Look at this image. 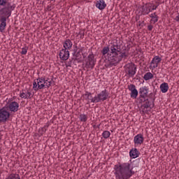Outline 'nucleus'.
<instances>
[{"mask_svg": "<svg viewBox=\"0 0 179 179\" xmlns=\"http://www.w3.org/2000/svg\"><path fill=\"white\" fill-rule=\"evenodd\" d=\"M142 164H145L143 158H138L134 161V164L131 167L129 163H119L115 165V176L116 179H129L135 173H138L141 170Z\"/></svg>", "mask_w": 179, "mask_h": 179, "instance_id": "obj_1", "label": "nucleus"}, {"mask_svg": "<svg viewBox=\"0 0 179 179\" xmlns=\"http://www.w3.org/2000/svg\"><path fill=\"white\" fill-rule=\"evenodd\" d=\"M119 52L120 49L117 48V45H108L102 48L101 54H102V57L106 58L104 59L105 67L113 68V66H117V64H120L121 57H118Z\"/></svg>", "mask_w": 179, "mask_h": 179, "instance_id": "obj_2", "label": "nucleus"}, {"mask_svg": "<svg viewBox=\"0 0 179 179\" xmlns=\"http://www.w3.org/2000/svg\"><path fill=\"white\" fill-rule=\"evenodd\" d=\"M16 4L9 2V0H0V31L3 33L6 29V20L12 16Z\"/></svg>", "mask_w": 179, "mask_h": 179, "instance_id": "obj_3", "label": "nucleus"}, {"mask_svg": "<svg viewBox=\"0 0 179 179\" xmlns=\"http://www.w3.org/2000/svg\"><path fill=\"white\" fill-rule=\"evenodd\" d=\"M50 86L51 81L45 80V77H39L36 80H34L33 82V90L35 92H38V90H41L43 89H50Z\"/></svg>", "mask_w": 179, "mask_h": 179, "instance_id": "obj_4", "label": "nucleus"}, {"mask_svg": "<svg viewBox=\"0 0 179 179\" xmlns=\"http://www.w3.org/2000/svg\"><path fill=\"white\" fill-rule=\"evenodd\" d=\"M130 44H127V46L125 45H116V47L117 48V50H120L119 52H117L118 57L120 59V62L122 61V59H127L128 57H129V50H131V47H129Z\"/></svg>", "mask_w": 179, "mask_h": 179, "instance_id": "obj_5", "label": "nucleus"}, {"mask_svg": "<svg viewBox=\"0 0 179 179\" xmlns=\"http://www.w3.org/2000/svg\"><path fill=\"white\" fill-rule=\"evenodd\" d=\"M10 119V112L8 111V106L0 108V124H6Z\"/></svg>", "mask_w": 179, "mask_h": 179, "instance_id": "obj_6", "label": "nucleus"}, {"mask_svg": "<svg viewBox=\"0 0 179 179\" xmlns=\"http://www.w3.org/2000/svg\"><path fill=\"white\" fill-rule=\"evenodd\" d=\"M125 72L129 75V78H134L135 73H136V66L134 63L126 64Z\"/></svg>", "mask_w": 179, "mask_h": 179, "instance_id": "obj_7", "label": "nucleus"}, {"mask_svg": "<svg viewBox=\"0 0 179 179\" xmlns=\"http://www.w3.org/2000/svg\"><path fill=\"white\" fill-rule=\"evenodd\" d=\"M87 61L85 64V68L87 69H93L94 65H96V59H94V55L90 54L87 56Z\"/></svg>", "mask_w": 179, "mask_h": 179, "instance_id": "obj_8", "label": "nucleus"}, {"mask_svg": "<svg viewBox=\"0 0 179 179\" xmlns=\"http://www.w3.org/2000/svg\"><path fill=\"white\" fill-rule=\"evenodd\" d=\"M138 101L139 104H142V107H144V108H153V102L149 98L145 97V99H138Z\"/></svg>", "mask_w": 179, "mask_h": 179, "instance_id": "obj_9", "label": "nucleus"}, {"mask_svg": "<svg viewBox=\"0 0 179 179\" xmlns=\"http://www.w3.org/2000/svg\"><path fill=\"white\" fill-rule=\"evenodd\" d=\"M141 15H149L150 12H152V3H147L144 6H141Z\"/></svg>", "mask_w": 179, "mask_h": 179, "instance_id": "obj_10", "label": "nucleus"}, {"mask_svg": "<svg viewBox=\"0 0 179 179\" xmlns=\"http://www.w3.org/2000/svg\"><path fill=\"white\" fill-rule=\"evenodd\" d=\"M7 106V110H9L11 113H16L19 111V103L16 101H12Z\"/></svg>", "mask_w": 179, "mask_h": 179, "instance_id": "obj_11", "label": "nucleus"}, {"mask_svg": "<svg viewBox=\"0 0 179 179\" xmlns=\"http://www.w3.org/2000/svg\"><path fill=\"white\" fill-rule=\"evenodd\" d=\"M138 93L140 95L138 100L141 99H145L146 97H148V94L149 93V88H148V87L146 86L142 87L139 89Z\"/></svg>", "mask_w": 179, "mask_h": 179, "instance_id": "obj_12", "label": "nucleus"}, {"mask_svg": "<svg viewBox=\"0 0 179 179\" xmlns=\"http://www.w3.org/2000/svg\"><path fill=\"white\" fill-rule=\"evenodd\" d=\"M59 56L62 61H68L69 59V50L68 49L61 50Z\"/></svg>", "mask_w": 179, "mask_h": 179, "instance_id": "obj_13", "label": "nucleus"}, {"mask_svg": "<svg viewBox=\"0 0 179 179\" xmlns=\"http://www.w3.org/2000/svg\"><path fill=\"white\" fill-rule=\"evenodd\" d=\"M128 89L131 92V97L132 99H136V97H138V90H136L135 85L131 84L130 85H128Z\"/></svg>", "mask_w": 179, "mask_h": 179, "instance_id": "obj_14", "label": "nucleus"}, {"mask_svg": "<svg viewBox=\"0 0 179 179\" xmlns=\"http://www.w3.org/2000/svg\"><path fill=\"white\" fill-rule=\"evenodd\" d=\"M73 57L74 65H76V61L78 64H82V62H83V59H82V54H80V52L73 54Z\"/></svg>", "mask_w": 179, "mask_h": 179, "instance_id": "obj_15", "label": "nucleus"}, {"mask_svg": "<svg viewBox=\"0 0 179 179\" xmlns=\"http://www.w3.org/2000/svg\"><path fill=\"white\" fill-rule=\"evenodd\" d=\"M144 141L145 138L142 134H137L134 138V145H142Z\"/></svg>", "mask_w": 179, "mask_h": 179, "instance_id": "obj_16", "label": "nucleus"}, {"mask_svg": "<svg viewBox=\"0 0 179 179\" xmlns=\"http://www.w3.org/2000/svg\"><path fill=\"white\" fill-rule=\"evenodd\" d=\"M139 155H141V152L137 148H132L129 151V156L131 159H138V157H139Z\"/></svg>", "mask_w": 179, "mask_h": 179, "instance_id": "obj_17", "label": "nucleus"}, {"mask_svg": "<svg viewBox=\"0 0 179 179\" xmlns=\"http://www.w3.org/2000/svg\"><path fill=\"white\" fill-rule=\"evenodd\" d=\"M96 7L99 10H103V9H106V8H107V4L106 3V1H104V0H99L96 1Z\"/></svg>", "mask_w": 179, "mask_h": 179, "instance_id": "obj_18", "label": "nucleus"}, {"mask_svg": "<svg viewBox=\"0 0 179 179\" xmlns=\"http://www.w3.org/2000/svg\"><path fill=\"white\" fill-rule=\"evenodd\" d=\"M98 96L99 99H101V101H105V100L108 99V92H107V90H104L101 91V93L98 94Z\"/></svg>", "mask_w": 179, "mask_h": 179, "instance_id": "obj_19", "label": "nucleus"}, {"mask_svg": "<svg viewBox=\"0 0 179 179\" xmlns=\"http://www.w3.org/2000/svg\"><path fill=\"white\" fill-rule=\"evenodd\" d=\"M160 62H162V57L155 56L150 62V65H152V64H155L152 67L153 69H155V68H157V66H159V64H160Z\"/></svg>", "mask_w": 179, "mask_h": 179, "instance_id": "obj_20", "label": "nucleus"}, {"mask_svg": "<svg viewBox=\"0 0 179 179\" xmlns=\"http://www.w3.org/2000/svg\"><path fill=\"white\" fill-rule=\"evenodd\" d=\"M72 45H73V43H72V41H71V39H66L63 43L64 50H71V48H72Z\"/></svg>", "mask_w": 179, "mask_h": 179, "instance_id": "obj_21", "label": "nucleus"}, {"mask_svg": "<svg viewBox=\"0 0 179 179\" xmlns=\"http://www.w3.org/2000/svg\"><path fill=\"white\" fill-rule=\"evenodd\" d=\"M160 90L162 93H167L169 92V84L167 83H163L160 85Z\"/></svg>", "mask_w": 179, "mask_h": 179, "instance_id": "obj_22", "label": "nucleus"}, {"mask_svg": "<svg viewBox=\"0 0 179 179\" xmlns=\"http://www.w3.org/2000/svg\"><path fill=\"white\" fill-rule=\"evenodd\" d=\"M150 79H153V74L150 72L146 73L143 76L144 80H150Z\"/></svg>", "mask_w": 179, "mask_h": 179, "instance_id": "obj_23", "label": "nucleus"}, {"mask_svg": "<svg viewBox=\"0 0 179 179\" xmlns=\"http://www.w3.org/2000/svg\"><path fill=\"white\" fill-rule=\"evenodd\" d=\"M148 99L151 100L152 103V107H155V101L156 100V96L153 95L152 92H151L150 94H149V95H148Z\"/></svg>", "mask_w": 179, "mask_h": 179, "instance_id": "obj_24", "label": "nucleus"}, {"mask_svg": "<svg viewBox=\"0 0 179 179\" xmlns=\"http://www.w3.org/2000/svg\"><path fill=\"white\" fill-rule=\"evenodd\" d=\"M6 179H20V176L17 173H11Z\"/></svg>", "mask_w": 179, "mask_h": 179, "instance_id": "obj_25", "label": "nucleus"}, {"mask_svg": "<svg viewBox=\"0 0 179 179\" xmlns=\"http://www.w3.org/2000/svg\"><path fill=\"white\" fill-rule=\"evenodd\" d=\"M100 101H101V99L99 96V94L91 99V103H100Z\"/></svg>", "mask_w": 179, "mask_h": 179, "instance_id": "obj_26", "label": "nucleus"}, {"mask_svg": "<svg viewBox=\"0 0 179 179\" xmlns=\"http://www.w3.org/2000/svg\"><path fill=\"white\" fill-rule=\"evenodd\" d=\"M110 135H111V133H110L109 131L105 130L103 133H102V136L104 139H108V137L110 136Z\"/></svg>", "mask_w": 179, "mask_h": 179, "instance_id": "obj_27", "label": "nucleus"}, {"mask_svg": "<svg viewBox=\"0 0 179 179\" xmlns=\"http://www.w3.org/2000/svg\"><path fill=\"white\" fill-rule=\"evenodd\" d=\"M150 17L152 19V20L154 23H157V22H159V16L157 15H153V14H150Z\"/></svg>", "mask_w": 179, "mask_h": 179, "instance_id": "obj_28", "label": "nucleus"}, {"mask_svg": "<svg viewBox=\"0 0 179 179\" xmlns=\"http://www.w3.org/2000/svg\"><path fill=\"white\" fill-rule=\"evenodd\" d=\"M80 120L81 122H86L87 121V115L85 114L80 115Z\"/></svg>", "mask_w": 179, "mask_h": 179, "instance_id": "obj_29", "label": "nucleus"}, {"mask_svg": "<svg viewBox=\"0 0 179 179\" xmlns=\"http://www.w3.org/2000/svg\"><path fill=\"white\" fill-rule=\"evenodd\" d=\"M72 62L73 64V57L71 59H69V61H66L65 62V65H66V67L68 68V67H72Z\"/></svg>", "mask_w": 179, "mask_h": 179, "instance_id": "obj_30", "label": "nucleus"}, {"mask_svg": "<svg viewBox=\"0 0 179 179\" xmlns=\"http://www.w3.org/2000/svg\"><path fill=\"white\" fill-rule=\"evenodd\" d=\"M27 50H29V47H27V46L22 48V51L20 52V54L22 55H26V54H27Z\"/></svg>", "mask_w": 179, "mask_h": 179, "instance_id": "obj_31", "label": "nucleus"}, {"mask_svg": "<svg viewBox=\"0 0 179 179\" xmlns=\"http://www.w3.org/2000/svg\"><path fill=\"white\" fill-rule=\"evenodd\" d=\"M84 96H87L86 100H88V101H92V99H90V96H92V92H85V94H84Z\"/></svg>", "mask_w": 179, "mask_h": 179, "instance_id": "obj_32", "label": "nucleus"}, {"mask_svg": "<svg viewBox=\"0 0 179 179\" xmlns=\"http://www.w3.org/2000/svg\"><path fill=\"white\" fill-rule=\"evenodd\" d=\"M73 52H72V55H73V54H76L79 50V48H78V43H76L73 45Z\"/></svg>", "mask_w": 179, "mask_h": 179, "instance_id": "obj_33", "label": "nucleus"}, {"mask_svg": "<svg viewBox=\"0 0 179 179\" xmlns=\"http://www.w3.org/2000/svg\"><path fill=\"white\" fill-rule=\"evenodd\" d=\"M20 97H21V99H27V94H26L25 92H22L20 94Z\"/></svg>", "mask_w": 179, "mask_h": 179, "instance_id": "obj_34", "label": "nucleus"}, {"mask_svg": "<svg viewBox=\"0 0 179 179\" xmlns=\"http://www.w3.org/2000/svg\"><path fill=\"white\" fill-rule=\"evenodd\" d=\"M79 34L80 36V38H83L84 36H85V31H80L79 32Z\"/></svg>", "mask_w": 179, "mask_h": 179, "instance_id": "obj_35", "label": "nucleus"}, {"mask_svg": "<svg viewBox=\"0 0 179 179\" xmlns=\"http://www.w3.org/2000/svg\"><path fill=\"white\" fill-rule=\"evenodd\" d=\"M148 30H149V31H152V30H153V25L152 24L148 25Z\"/></svg>", "mask_w": 179, "mask_h": 179, "instance_id": "obj_36", "label": "nucleus"}, {"mask_svg": "<svg viewBox=\"0 0 179 179\" xmlns=\"http://www.w3.org/2000/svg\"><path fill=\"white\" fill-rule=\"evenodd\" d=\"M157 6H159V5L157 6L152 5V10H156V9H157Z\"/></svg>", "mask_w": 179, "mask_h": 179, "instance_id": "obj_37", "label": "nucleus"}, {"mask_svg": "<svg viewBox=\"0 0 179 179\" xmlns=\"http://www.w3.org/2000/svg\"><path fill=\"white\" fill-rule=\"evenodd\" d=\"M27 99H31V97H33V96H31V92H27Z\"/></svg>", "mask_w": 179, "mask_h": 179, "instance_id": "obj_38", "label": "nucleus"}, {"mask_svg": "<svg viewBox=\"0 0 179 179\" xmlns=\"http://www.w3.org/2000/svg\"><path fill=\"white\" fill-rule=\"evenodd\" d=\"M47 131V129H45V127H42V133L41 135H43V134H45V132Z\"/></svg>", "mask_w": 179, "mask_h": 179, "instance_id": "obj_39", "label": "nucleus"}, {"mask_svg": "<svg viewBox=\"0 0 179 179\" xmlns=\"http://www.w3.org/2000/svg\"><path fill=\"white\" fill-rule=\"evenodd\" d=\"M143 23H145V21H143L141 23V22H138V26L139 27H141V26L142 27H143Z\"/></svg>", "mask_w": 179, "mask_h": 179, "instance_id": "obj_40", "label": "nucleus"}, {"mask_svg": "<svg viewBox=\"0 0 179 179\" xmlns=\"http://www.w3.org/2000/svg\"><path fill=\"white\" fill-rule=\"evenodd\" d=\"M83 48H85V47H83V48H78V52H83Z\"/></svg>", "mask_w": 179, "mask_h": 179, "instance_id": "obj_41", "label": "nucleus"}, {"mask_svg": "<svg viewBox=\"0 0 179 179\" xmlns=\"http://www.w3.org/2000/svg\"><path fill=\"white\" fill-rule=\"evenodd\" d=\"M175 20H176V22H179V14H178V15H177L176 17Z\"/></svg>", "mask_w": 179, "mask_h": 179, "instance_id": "obj_42", "label": "nucleus"}, {"mask_svg": "<svg viewBox=\"0 0 179 179\" xmlns=\"http://www.w3.org/2000/svg\"><path fill=\"white\" fill-rule=\"evenodd\" d=\"M50 82H51V85H52L53 86H55V81L52 80V78L51 80H50Z\"/></svg>", "mask_w": 179, "mask_h": 179, "instance_id": "obj_43", "label": "nucleus"}, {"mask_svg": "<svg viewBox=\"0 0 179 179\" xmlns=\"http://www.w3.org/2000/svg\"><path fill=\"white\" fill-rule=\"evenodd\" d=\"M48 127H50V123H46V125H45L43 127L45 128V129H47V128H48Z\"/></svg>", "mask_w": 179, "mask_h": 179, "instance_id": "obj_44", "label": "nucleus"}, {"mask_svg": "<svg viewBox=\"0 0 179 179\" xmlns=\"http://www.w3.org/2000/svg\"><path fill=\"white\" fill-rule=\"evenodd\" d=\"M46 9L47 10H51V6H48Z\"/></svg>", "mask_w": 179, "mask_h": 179, "instance_id": "obj_45", "label": "nucleus"}, {"mask_svg": "<svg viewBox=\"0 0 179 179\" xmlns=\"http://www.w3.org/2000/svg\"><path fill=\"white\" fill-rule=\"evenodd\" d=\"M139 19H141V16L140 15H138V17H136V22H138V20H139Z\"/></svg>", "mask_w": 179, "mask_h": 179, "instance_id": "obj_46", "label": "nucleus"}, {"mask_svg": "<svg viewBox=\"0 0 179 179\" xmlns=\"http://www.w3.org/2000/svg\"><path fill=\"white\" fill-rule=\"evenodd\" d=\"M83 55V59H85L86 58V56L85 55V54L82 53L81 56Z\"/></svg>", "mask_w": 179, "mask_h": 179, "instance_id": "obj_47", "label": "nucleus"}, {"mask_svg": "<svg viewBox=\"0 0 179 179\" xmlns=\"http://www.w3.org/2000/svg\"><path fill=\"white\" fill-rule=\"evenodd\" d=\"M45 80H48V81H46V83L48 84V82H50V78H47V79H45Z\"/></svg>", "mask_w": 179, "mask_h": 179, "instance_id": "obj_48", "label": "nucleus"}, {"mask_svg": "<svg viewBox=\"0 0 179 179\" xmlns=\"http://www.w3.org/2000/svg\"><path fill=\"white\" fill-rule=\"evenodd\" d=\"M153 16H156V13H152Z\"/></svg>", "mask_w": 179, "mask_h": 179, "instance_id": "obj_49", "label": "nucleus"}, {"mask_svg": "<svg viewBox=\"0 0 179 179\" xmlns=\"http://www.w3.org/2000/svg\"><path fill=\"white\" fill-rule=\"evenodd\" d=\"M90 99H93V96L92 95L90 96Z\"/></svg>", "mask_w": 179, "mask_h": 179, "instance_id": "obj_50", "label": "nucleus"}, {"mask_svg": "<svg viewBox=\"0 0 179 179\" xmlns=\"http://www.w3.org/2000/svg\"><path fill=\"white\" fill-rule=\"evenodd\" d=\"M150 68H152V65L150 66Z\"/></svg>", "mask_w": 179, "mask_h": 179, "instance_id": "obj_51", "label": "nucleus"}, {"mask_svg": "<svg viewBox=\"0 0 179 179\" xmlns=\"http://www.w3.org/2000/svg\"><path fill=\"white\" fill-rule=\"evenodd\" d=\"M99 127H100V124H99L98 128H99Z\"/></svg>", "mask_w": 179, "mask_h": 179, "instance_id": "obj_52", "label": "nucleus"}, {"mask_svg": "<svg viewBox=\"0 0 179 179\" xmlns=\"http://www.w3.org/2000/svg\"><path fill=\"white\" fill-rule=\"evenodd\" d=\"M43 84V83H40V85Z\"/></svg>", "mask_w": 179, "mask_h": 179, "instance_id": "obj_53", "label": "nucleus"}, {"mask_svg": "<svg viewBox=\"0 0 179 179\" xmlns=\"http://www.w3.org/2000/svg\"><path fill=\"white\" fill-rule=\"evenodd\" d=\"M42 3H44V1H42Z\"/></svg>", "mask_w": 179, "mask_h": 179, "instance_id": "obj_54", "label": "nucleus"}, {"mask_svg": "<svg viewBox=\"0 0 179 179\" xmlns=\"http://www.w3.org/2000/svg\"><path fill=\"white\" fill-rule=\"evenodd\" d=\"M50 1H55V0H50Z\"/></svg>", "mask_w": 179, "mask_h": 179, "instance_id": "obj_55", "label": "nucleus"}]
</instances>
